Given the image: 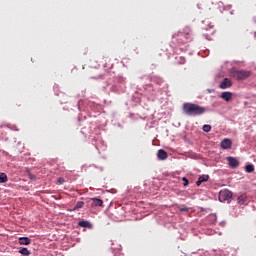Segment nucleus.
<instances>
[{
	"instance_id": "nucleus-1",
	"label": "nucleus",
	"mask_w": 256,
	"mask_h": 256,
	"mask_svg": "<svg viewBox=\"0 0 256 256\" xmlns=\"http://www.w3.org/2000/svg\"><path fill=\"white\" fill-rule=\"evenodd\" d=\"M182 111L183 113H185V115L195 116V115H203V113H205L207 109L197 104L184 103L182 106Z\"/></svg>"
},
{
	"instance_id": "nucleus-2",
	"label": "nucleus",
	"mask_w": 256,
	"mask_h": 256,
	"mask_svg": "<svg viewBox=\"0 0 256 256\" xmlns=\"http://www.w3.org/2000/svg\"><path fill=\"white\" fill-rule=\"evenodd\" d=\"M230 74L232 77H234V79H237V81H245V79L251 77V71L247 70L232 69L230 70Z\"/></svg>"
},
{
	"instance_id": "nucleus-3",
	"label": "nucleus",
	"mask_w": 256,
	"mask_h": 256,
	"mask_svg": "<svg viewBox=\"0 0 256 256\" xmlns=\"http://www.w3.org/2000/svg\"><path fill=\"white\" fill-rule=\"evenodd\" d=\"M233 197V192L229 190H221L219 193V201L224 203V201H229Z\"/></svg>"
},
{
	"instance_id": "nucleus-4",
	"label": "nucleus",
	"mask_w": 256,
	"mask_h": 256,
	"mask_svg": "<svg viewBox=\"0 0 256 256\" xmlns=\"http://www.w3.org/2000/svg\"><path fill=\"white\" fill-rule=\"evenodd\" d=\"M228 165L231 167V169H237L239 167V160L235 157H227Z\"/></svg>"
},
{
	"instance_id": "nucleus-5",
	"label": "nucleus",
	"mask_w": 256,
	"mask_h": 256,
	"mask_svg": "<svg viewBox=\"0 0 256 256\" xmlns=\"http://www.w3.org/2000/svg\"><path fill=\"white\" fill-rule=\"evenodd\" d=\"M185 35H189V32H178L175 33L172 37L173 39H177L178 43H185Z\"/></svg>"
},
{
	"instance_id": "nucleus-6",
	"label": "nucleus",
	"mask_w": 256,
	"mask_h": 256,
	"mask_svg": "<svg viewBox=\"0 0 256 256\" xmlns=\"http://www.w3.org/2000/svg\"><path fill=\"white\" fill-rule=\"evenodd\" d=\"M220 147L222 149H231L233 147V142L229 138H225L221 141Z\"/></svg>"
},
{
	"instance_id": "nucleus-7",
	"label": "nucleus",
	"mask_w": 256,
	"mask_h": 256,
	"mask_svg": "<svg viewBox=\"0 0 256 256\" xmlns=\"http://www.w3.org/2000/svg\"><path fill=\"white\" fill-rule=\"evenodd\" d=\"M229 87H233V81L229 78H224L220 84V89H229Z\"/></svg>"
},
{
	"instance_id": "nucleus-8",
	"label": "nucleus",
	"mask_w": 256,
	"mask_h": 256,
	"mask_svg": "<svg viewBox=\"0 0 256 256\" xmlns=\"http://www.w3.org/2000/svg\"><path fill=\"white\" fill-rule=\"evenodd\" d=\"M157 157H158V159H160V161H165V159H167V157H169V154H167V152L165 150L160 149L157 152Z\"/></svg>"
},
{
	"instance_id": "nucleus-9",
	"label": "nucleus",
	"mask_w": 256,
	"mask_h": 256,
	"mask_svg": "<svg viewBox=\"0 0 256 256\" xmlns=\"http://www.w3.org/2000/svg\"><path fill=\"white\" fill-rule=\"evenodd\" d=\"M220 97L224 101L229 102V101H231V99H233V93H231V92H222Z\"/></svg>"
},
{
	"instance_id": "nucleus-10",
	"label": "nucleus",
	"mask_w": 256,
	"mask_h": 256,
	"mask_svg": "<svg viewBox=\"0 0 256 256\" xmlns=\"http://www.w3.org/2000/svg\"><path fill=\"white\" fill-rule=\"evenodd\" d=\"M91 207H103V200L99 198H92Z\"/></svg>"
},
{
	"instance_id": "nucleus-11",
	"label": "nucleus",
	"mask_w": 256,
	"mask_h": 256,
	"mask_svg": "<svg viewBox=\"0 0 256 256\" xmlns=\"http://www.w3.org/2000/svg\"><path fill=\"white\" fill-rule=\"evenodd\" d=\"M207 181H209V175H202L198 178L196 185H197V187H200L201 183H205Z\"/></svg>"
},
{
	"instance_id": "nucleus-12",
	"label": "nucleus",
	"mask_w": 256,
	"mask_h": 256,
	"mask_svg": "<svg viewBox=\"0 0 256 256\" xmlns=\"http://www.w3.org/2000/svg\"><path fill=\"white\" fill-rule=\"evenodd\" d=\"M18 243L19 245H31V240L29 239V237H20L18 239Z\"/></svg>"
},
{
	"instance_id": "nucleus-13",
	"label": "nucleus",
	"mask_w": 256,
	"mask_h": 256,
	"mask_svg": "<svg viewBox=\"0 0 256 256\" xmlns=\"http://www.w3.org/2000/svg\"><path fill=\"white\" fill-rule=\"evenodd\" d=\"M237 201L239 205H245L247 203V195L243 194L238 196Z\"/></svg>"
},
{
	"instance_id": "nucleus-14",
	"label": "nucleus",
	"mask_w": 256,
	"mask_h": 256,
	"mask_svg": "<svg viewBox=\"0 0 256 256\" xmlns=\"http://www.w3.org/2000/svg\"><path fill=\"white\" fill-rule=\"evenodd\" d=\"M78 225H79V227H84V228H87V229H91V227H92L91 222L85 221V220L80 221L78 223Z\"/></svg>"
},
{
	"instance_id": "nucleus-15",
	"label": "nucleus",
	"mask_w": 256,
	"mask_h": 256,
	"mask_svg": "<svg viewBox=\"0 0 256 256\" xmlns=\"http://www.w3.org/2000/svg\"><path fill=\"white\" fill-rule=\"evenodd\" d=\"M18 253H20L21 255H25V256L31 255V252L27 248H20Z\"/></svg>"
},
{
	"instance_id": "nucleus-16",
	"label": "nucleus",
	"mask_w": 256,
	"mask_h": 256,
	"mask_svg": "<svg viewBox=\"0 0 256 256\" xmlns=\"http://www.w3.org/2000/svg\"><path fill=\"white\" fill-rule=\"evenodd\" d=\"M253 171H255V166H253V164H248L246 166V173H253Z\"/></svg>"
},
{
	"instance_id": "nucleus-17",
	"label": "nucleus",
	"mask_w": 256,
	"mask_h": 256,
	"mask_svg": "<svg viewBox=\"0 0 256 256\" xmlns=\"http://www.w3.org/2000/svg\"><path fill=\"white\" fill-rule=\"evenodd\" d=\"M7 181H8L7 174L1 173L0 174V183H7Z\"/></svg>"
},
{
	"instance_id": "nucleus-18",
	"label": "nucleus",
	"mask_w": 256,
	"mask_h": 256,
	"mask_svg": "<svg viewBox=\"0 0 256 256\" xmlns=\"http://www.w3.org/2000/svg\"><path fill=\"white\" fill-rule=\"evenodd\" d=\"M85 205V202L83 201H78L74 207V210H77V209H83V206Z\"/></svg>"
},
{
	"instance_id": "nucleus-19",
	"label": "nucleus",
	"mask_w": 256,
	"mask_h": 256,
	"mask_svg": "<svg viewBox=\"0 0 256 256\" xmlns=\"http://www.w3.org/2000/svg\"><path fill=\"white\" fill-rule=\"evenodd\" d=\"M202 129L204 133H209L211 131V125L205 124Z\"/></svg>"
},
{
	"instance_id": "nucleus-20",
	"label": "nucleus",
	"mask_w": 256,
	"mask_h": 256,
	"mask_svg": "<svg viewBox=\"0 0 256 256\" xmlns=\"http://www.w3.org/2000/svg\"><path fill=\"white\" fill-rule=\"evenodd\" d=\"M28 177L31 181H35V179H37V176H35V174H31V172H28Z\"/></svg>"
},
{
	"instance_id": "nucleus-21",
	"label": "nucleus",
	"mask_w": 256,
	"mask_h": 256,
	"mask_svg": "<svg viewBox=\"0 0 256 256\" xmlns=\"http://www.w3.org/2000/svg\"><path fill=\"white\" fill-rule=\"evenodd\" d=\"M182 181L184 182V183H183V186H184V187H187V185H189V179H187V177H183V178H182Z\"/></svg>"
},
{
	"instance_id": "nucleus-22",
	"label": "nucleus",
	"mask_w": 256,
	"mask_h": 256,
	"mask_svg": "<svg viewBox=\"0 0 256 256\" xmlns=\"http://www.w3.org/2000/svg\"><path fill=\"white\" fill-rule=\"evenodd\" d=\"M179 211H182L184 213H188L189 207H182V208L179 209Z\"/></svg>"
},
{
	"instance_id": "nucleus-23",
	"label": "nucleus",
	"mask_w": 256,
	"mask_h": 256,
	"mask_svg": "<svg viewBox=\"0 0 256 256\" xmlns=\"http://www.w3.org/2000/svg\"><path fill=\"white\" fill-rule=\"evenodd\" d=\"M58 183H59L60 185H63V183H65V179H63V178H58Z\"/></svg>"
},
{
	"instance_id": "nucleus-24",
	"label": "nucleus",
	"mask_w": 256,
	"mask_h": 256,
	"mask_svg": "<svg viewBox=\"0 0 256 256\" xmlns=\"http://www.w3.org/2000/svg\"><path fill=\"white\" fill-rule=\"evenodd\" d=\"M189 37H191V34L184 36V43H186V41H189Z\"/></svg>"
}]
</instances>
